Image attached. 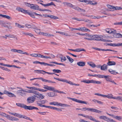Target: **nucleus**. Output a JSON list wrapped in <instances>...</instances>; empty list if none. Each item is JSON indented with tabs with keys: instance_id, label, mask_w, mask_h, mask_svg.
Wrapping results in <instances>:
<instances>
[{
	"instance_id": "393cba45",
	"label": "nucleus",
	"mask_w": 122,
	"mask_h": 122,
	"mask_svg": "<svg viewBox=\"0 0 122 122\" xmlns=\"http://www.w3.org/2000/svg\"><path fill=\"white\" fill-rule=\"evenodd\" d=\"M8 96L10 98H16V96L14 94L10 92Z\"/></svg>"
},
{
	"instance_id": "a18cd8bd",
	"label": "nucleus",
	"mask_w": 122,
	"mask_h": 122,
	"mask_svg": "<svg viewBox=\"0 0 122 122\" xmlns=\"http://www.w3.org/2000/svg\"><path fill=\"white\" fill-rule=\"evenodd\" d=\"M66 57L70 62L71 63H72L73 61V60L72 58H71L69 56H66Z\"/></svg>"
},
{
	"instance_id": "412c9836",
	"label": "nucleus",
	"mask_w": 122,
	"mask_h": 122,
	"mask_svg": "<svg viewBox=\"0 0 122 122\" xmlns=\"http://www.w3.org/2000/svg\"><path fill=\"white\" fill-rule=\"evenodd\" d=\"M80 31H82L83 32H86L87 31L89 32L90 31V30L88 29L87 28L85 27L80 28Z\"/></svg>"
},
{
	"instance_id": "5fc2aeb1",
	"label": "nucleus",
	"mask_w": 122,
	"mask_h": 122,
	"mask_svg": "<svg viewBox=\"0 0 122 122\" xmlns=\"http://www.w3.org/2000/svg\"><path fill=\"white\" fill-rule=\"evenodd\" d=\"M114 34L116 35V37L117 38L121 37L122 35L120 33H117L116 32L115 34Z\"/></svg>"
},
{
	"instance_id": "f704fd0d",
	"label": "nucleus",
	"mask_w": 122,
	"mask_h": 122,
	"mask_svg": "<svg viewBox=\"0 0 122 122\" xmlns=\"http://www.w3.org/2000/svg\"><path fill=\"white\" fill-rule=\"evenodd\" d=\"M26 14H27L29 15H30V16L31 17L33 18H35V15H34V14L32 13H30L29 11H28V10L27 11V12Z\"/></svg>"
},
{
	"instance_id": "052dcab7",
	"label": "nucleus",
	"mask_w": 122,
	"mask_h": 122,
	"mask_svg": "<svg viewBox=\"0 0 122 122\" xmlns=\"http://www.w3.org/2000/svg\"><path fill=\"white\" fill-rule=\"evenodd\" d=\"M38 54L34 53L30 54V55L33 57H37L38 56Z\"/></svg>"
},
{
	"instance_id": "a19ab883",
	"label": "nucleus",
	"mask_w": 122,
	"mask_h": 122,
	"mask_svg": "<svg viewBox=\"0 0 122 122\" xmlns=\"http://www.w3.org/2000/svg\"><path fill=\"white\" fill-rule=\"evenodd\" d=\"M10 120L12 121H17L19 120V119L17 118L11 116Z\"/></svg>"
},
{
	"instance_id": "72a5a7b5",
	"label": "nucleus",
	"mask_w": 122,
	"mask_h": 122,
	"mask_svg": "<svg viewBox=\"0 0 122 122\" xmlns=\"http://www.w3.org/2000/svg\"><path fill=\"white\" fill-rule=\"evenodd\" d=\"M109 71L111 74L114 75H116V74L118 73L117 72H116L115 71L112 70L111 69H109Z\"/></svg>"
},
{
	"instance_id": "6e6d98bb",
	"label": "nucleus",
	"mask_w": 122,
	"mask_h": 122,
	"mask_svg": "<svg viewBox=\"0 0 122 122\" xmlns=\"http://www.w3.org/2000/svg\"><path fill=\"white\" fill-rule=\"evenodd\" d=\"M5 36L6 37H9L10 38H15V36L13 35H5Z\"/></svg>"
},
{
	"instance_id": "f257e3e1",
	"label": "nucleus",
	"mask_w": 122,
	"mask_h": 122,
	"mask_svg": "<svg viewBox=\"0 0 122 122\" xmlns=\"http://www.w3.org/2000/svg\"><path fill=\"white\" fill-rule=\"evenodd\" d=\"M16 105L18 107L23 108L26 110H32L33 109L38 110V108L36 107L31 106H27L23 104L19 103H16Z\"/></svg>"
},
{
	"instance_id": "2eb2a0df",
	"label": "nucleus",
	"mask_w": 122,
	"mask_h": 122,
	"mask_svg": "<svg viewBox=\"0 0 122 122\" xmlns=\"http://www.w3.org/2000/svg\"><path fill=\"white\" fill-rule=\"evenodd\" d=\"M16 10L19 11H20L25 14H26L27 10H26L19 7H17Z\"/></svg>"
},
{
	"instance_id": "680f3d73",
	"label": "nucleus",
	"mask_w": 122,
	"mask_h": 122,
	"mask_svg": "<svg viewBox=\"0 0 122 122\" xmlns=\"http://www.w3.org/2000/svg\"><path fill=\"white\" fill-rule=\"evenodd\" d=\"M39 80H41L43 81L44 82H47V80H46V79H44L43 78H42V77H39Z\"/></svg>"
},
{
	"instance_id": "6ab92c4d",
	"label": "nucleus",
	"mask_w": 122,
	"mask_h": 122,
	"mask_svg": "<svg viewBox=\"0 0 122 122\" xmlns=\"http://www.w3.org/2000/svg\"><path fill=\"white\" fill-rule=\"evenodd\" d=\"M17 52L19 53L22 54H26L27 55H29V54L26 52H23L22 51L20 50H17Z\"/></svg>"
},
{
	"instance_id": "20e7f679",
	"label": "nucleus",
	"mask_w": 122,
	"mask_h": 122,
	"mask_svg": "<svg viewBox=\"0 0 122 122\" xmlns=\"http://www.w3.org/2000/svg\"><path fill=\"white\" fill-rule=\"evenodd\" d=\"M34 94L35 95L34 96L35 97L36 99V98L38 99L41 100L44 99L45 97L44 95L42 94L38 93V92L36 91Z\"/></svg>"
},
{
	"instance_id": "603ef678",
	"label": "nucleus",
	"mask_w": 122,
	"mask_h": 122,
	"mask_svg": "<svg viewBox=\"0 0 122 122\" xmlns=\"http://www.w3.org/2000/svg\"><path fill=\"white\" fill-rule=\"evenodd\" d=\"M92 76L98 77L99 78H101L102 75H92Z\"/></svg>"
},
{
	"instance_id": "aec40b11",
	"label": "nucleus",
	"mask_w": 122,
	"mask_h": 122,
	"mask_svg": "<svg viewBox=\"0 0 122 122\" xmlns=\"http://www.w3.org/2000/svg\"><path fill=\"white\" fill-rule=\"evenodd\" d=\"M65 82H66V83H68L71 85H72L76 86H79L80 85L79 84H77L75 83H73L71 81H68L66 80V81Z\"/></svg>"
},
{
	"instance_id": "c03bdc74",
	"label": "nucleus",
	"mask_w": 122,
	"mask_h": 122,
	"mask_svg": "<svg viewBox=\"0 0 122 122\" xmlns=\"http://www.w3.org/2000/svg\"><path fill=\"white\" fill-rule=\"evenodd\" d=\"M92 83L96 84H100L101 83V82L100 81H96L92 80Z\"/></svg>"
},
{
	"instance_id": "c85d7f7f",
	"label": "nucleus",
	"mask_w": 122,
	"mask_h": 122,
	"mask_svg": "<svg viewBox=\"0 0 122 122\" xmlns=\"http://www.w3.org/2000/svg\"><path fill=\"white\" fill-rule=\"evenodd\" d=\"M116 64V62L113 61H109L107 63V64L109 66L114 65Z\"/></svg>"
},
{
	"instance_id": "09e8293b",
	"label": "nucleus",
	"mask_w": 122,
	"mask_h": 122,
	"mask_svg": "<svg viewBox=\"0 0 122 122\" xmlns=\"http://www.w3.org/2000/svg\"><path fill=\"white\" fill-rule=\"evenodd\" d=\"M15 25L16 26H17V27L19 28H24V25H21L19 24L16 23H15Z\"/></svg>"
},
{
	"instance_id": "bb28decb",
	"label": "nucleus",
	"mask_w": 122,
	"mask_h": 122,
	"mask_svg": "<svg viewBox=\"0 0 122 122\" xmlns=\"http://www.w3.org/2000/svg\"><path fill=\"white\" fill-rule=\"evenodd\" d=\"M107 69V65L104 64L101 67V70H105Z\"/></svg>"
},
{
	"instance_id": "c9c22d12",
	"label": "nucleus",
	"mask_w": 122,
	"mask_h": 122,
	"mask_svg": "<svg viewBox=\"0 0 122 122\" xmlns=\"http://www.w3.org/2000/svg\"><path fill=\"white\" fill-rule=\"evenodd\" d=\"M81 110L83 111H85L86 110L92 111V108H89L86 107H84L81 109Z\"/></svg>"
},
{
	"instance_id": "58836bf2",
	"label": "nucleus",
	"mask_w": 122,
	"mask_h": 122,
	"mask_svg": "<svg viewBox=\"0 0 122 122\" xmlns=\"http://www.w3.org/2000/svg\"><path fill=\"white\" fill-rule=\"evenodd\" d=\"M53 73H59L61 72V71L59 69H54L52 70Z\"/></svg>"
},
{
	"instance_id": "5701e85b",
	"label": "nucleus",
	"mask_w": 122,
	"mask_h": 122,
	"mask_svg": "<svg viewBox=\"0 0 122 122\" xmlns=\"http://www.w3.org/2000/svg\"><path fill=\"white\" fill-rule=\"evenodd\" d=\"M77 64L79 66H85V63L83 61H80L77 62Z\"/></svg>"
},
{
	"instance_id": "13d9d810",
	"label": "nucleus",
	"mask_w": 122,
	"mask_h": 122,
	"mask_svg": "<svg viewBox=\"0 0 122 122\" xmlns=\"http://www.w3.org/2000/svg\"><path fill=\"white\" fill-rule=\"evenodd\" d=\"M48 6H50L51 5H53L54 6H56V5L54 4L53 2H51L50 3H47Z\"/></svg>"
},
{
	"instance_id": "0eeeda50",
	"label": "nucleus",
	"mask_w": 122,
	"mask_h": 122,
	"mask_svg": "<svg viewBox=\"0 0 122 122\" xmlns=\"http://www.w3.org/2000/svg\"><path fill=\"white\" fill-rule=\"evenodd\" d=\"M46 100H38L37 101V105L41 107H43L44 105H42V104H44L46 103Z\"/></svg>"
},
{
	"instance_id": "49530a36",
	"label": "nucleus",
	"mask_w": 122,
	"mask_h": 122,
	"mask_svg": "<svg viewBox=\"0 0 122 122\" xmlns=\"http://www.w3.org/2000/svg\"><path fill=\"white\" fill-rule=\"evenodd\" d=\"M48 96L50 97H53L55 96V94L53 92H50L47 93Z\"/></svg>"
},
{
	"instance_id": "f03ea898",
	"label": "nucleus",
	"mask_w": 122,
	"mask_h": 122,
	"mask_svg": "<svg viewBox=\"0 0 122 122\" xmlns=\"http://www.w3.org/2000/svg\"><path fill=\"white\" fill-rule=\"evenodd\" d=\"M43 88L44 89H47V90L59 93H62L64 94H66V93L64 92L61 91H59L56 90H55V88L52 87L50 86L47 85H45L44 86Z\"/></svg>"
},
{
	"instance_id": "4be33fe9",
	"label": "nucleus",
	"mask_w": 122,
	"mask_h": 122,
	"mask_svg": "<svg viewBox=\"0 0 122 122\" xmlns=\"http://www.w3.org/2000/svg\"><path fill=\"white\" fill-rule=\"evenodd\" d=\"M63 3L64 5H67L68 6L71 7L73 8L74 7H75V5H73L71 4L68 2H63Z\"/></svg>"
},
{
	"instance_id": "7ed1b4c3",
	"label": "nucleus",
	"mask_w": 122,
	"mask_h": 122,
	"mask_svg": "<svg viewBox=\"0 0 122 122\" xmlns=\"http://www.w3.org/2000/svg\"><path fill=\"white\" fill-rule=\"evenodd\" d=\"M49 104L50 105H53L55 106H57L61 107H69L70 105L66 104H62L58 102H50Z\"/></svg>"
},
{
	"instance_id": "423d86ee",
	"label": "nucleus",
	"mask_w": 122,
	"mask_h": 122,
	"mask_svg": "<svg viewBox=\"0 0 122 122\" xmlns=\"http://www.w3.org/2000/svg\"><path fill=\"white\" fill-rule=\"evenodd\" d=\"M26 87L28 89H30L38 91L40 92H45L47 91L48 90L47 89L46 90H44L43 89H41L40 88H38L35 87L34 86H32L31 87H29L27 86H26Z\"/></svg>"
},
{
	"instance_id": "0e129e2a",
	"label": "nucleus",
	"mask_w": 122,
	"mask_h": 122,
	"mask_svg": "<svg viewBox=\"0 0 122 122\" xmlns=\"http://www.w3.org/2000/svg\"><path fill=\"white\" fill-rule=\"evenodd\" d=\"M3 18H5L9 20L11 18V17L10 16L5 15H4Z\"/></svg>"
},
{
	"instance_id": "9b49d317",
	"label": "nucleus",
	"mask_w": 122,
	"mask_h": 122,
	"mask_svg": "<svg viewBox=\"0 0 122 122\" xmlns=\"http://www.w3.org/2000/svg\"><path fill=\"white\" fill-rule=\"evenodd\" d=\"M101 78H105L107 81L110 82H111L112 80L111 78V77L109 75L105 76L103 75H102Z\"/></svg>"
},
{
	"instance_id": "bf43d9fd",
	"label": "nucleus",
	"mask_w": 122,
	"mask_h": 122,
	"mask_svg": "<svg viewBox=\"0 0 122 122\" xmlns=\"http://www.w3.org/2000/svg\"><path fill=\"white\" fill-rule=\"evenodd\" d=\"M61 34H62L63 35H65L66 36H70V35H68L67 33H66L64 32H61Z\"/></svg>"
},
{
	"instance_id": "4468645a",
	"label": "nucleus",
	"mask_w": 122,
	"mask_h": 122,
	"mask_svg": "<svg viewBox=\"0 0 122 122\" xmlns=\"http://www.w3.org/2000/svg\"><path fill=\"white\" fill-rule=\"evenodd\" d=\"M0 65L1 66H6L8 67H15L16 68H20V67H19L16 66L15 65H9L8 64H5L4 63H0Z\"/></svg>"
},
{
	"instance_id": "473e14b6",
	"label": "nucleus",
	"mask_w": 122,
	"mask_h": 122,
	"mask_svg": "<svg viewBox=\"0 0 122 122\" xmlns=\"http://www.w3.org/2000/svg\"><path fill=\"white\" fill-rule=\"evenodd\" d=\"M82 51H86L83 49L78 48L75 49V51L77 52H79Z\"/></svg>"
},
{
	"instance_id": "a878e982",
	"label": "nucleus",
	"mask_w": 122,
	"mask_h": 122,
	"mask_svg": "<svg viewBox=\"0 0 122 122\" xmlns=\"http://www.w3.org/2000/svg\"><path fill=\"white\" fill-rule=\"evenodd\" d=\"M111 96H108V95H103V97H107L108 98H109L110 99H115V97H113V95L111 94Z\"/></svg>"
},
{
	"instance_id": "4c0bfd02",
	"label": "nucleus",
	"mask_w": 122,
	"mask_h": 122,
	"mask_svg": "<svg viewBox=\"0 0 122 122\" xmlns=\"http://www.w3.org/2000/svg\"><path fill=\"white\" fill-rule=\"evenodd\" d=\"M54 78L56 79V80H58V81H59L64 82H65L66 80V79H63L62 78H56L55 77H54Z\"/></svg>"
},
{
	"instance_id": "4d7b16f0",
	"label": "nucleus",
	"mask_w": 122,
	"mask_h": 122,
	"mask_svg": "<svg viewBox=\"0 0 122 122\" xmlns=\"http://www.w3.org/2000/svg\"><path fill=\"white\" fill-rule=\"evenodd\" d=\"M102 41L104 42H112V41L107 40L106 39H104L103 38H102Z\"/></svg>"
},
{
	"instance_id": "8fccbe9b",
	"label": "nucleus",
	"mask_w": 122,
	"mask_h": 122,
	"mask_svg": "<svg viewBox=\"0 0 122 122\" xmlns=\"http://www.w3.org/2000/svg\"><path fill=\"white\" fill-rule=\"evenodd\" d=\"M39 33H40V35H42L44 36H47V33L40 32Z\"/></svg>"
},
{
	"instance_id": "c756f323",
	"label": "nucleus",
	"mask_w": 122,
	"mask_h": 122,
	"mask_svg": "<svg viewBox=\"0 0 122 122\" xmlns=\"http://www.w3.org/2000/svg\"><path fill=\"white\" fill-rule=\"evenodd\" d=\"M81 82H84L86 83H89L92 82V80H83L81 81Z\"/></svg>"
},
{
	"instance_id": "39448f33",
	"label": "nucleus",
	"mask_w": 122,
	"mask_h": 122,
	"mask_svg": "<svg viewBox=\"0 0 122 122\" xmlns=\"http://www.w3.org/2000/svg\"><path fill=\"white\" fill-rule=\"evenodd\" d=\"M16 88L20 89L16 91V93L17 95H19L22 96L25 94L24 93L25 91L23 90V89L21 88L17 87H16Z\"/></svg>"
},
{
	"instance_id": "b1692460",
	"label": "nucleus",
	"mask_w": 122,
	"mask_h": 122,
	"mask_svg": "<svg viewBox=\"0 0 122 122\" xmlns=\"http://www.w3.org/2000/svg\"><path fill=\"white\" fill-rule=\"evenodd\" d=\"M31 9L34 10H37L39 8V6L37 5H35L32 4L31 5Z\"/></svg>"
},
{
	"instance_id": "338daca9",
	"label": "nucleus",
	"mask_w": 122,
	"mask_h": 122,
	"mask_svg": "<svg viewBox=\"0 0 122 122\" xmlns=\"http://www.w3.org/2000/svg\"><path fill=\"white\" fill-rule=\"evenodd\" d=\"M41 30L40 29H39L38 28H37L36 29V30H35V31L37 34H39L40 35V33H39L40 32H41L40 31Z\"/></svg>"
},
{
	"instance_id": "cd10ccee",
	"label": "nucleus",
	"mask_w": 122,
	"mask_h": 122,
	"mask_svg": "<svg viewBox=\"0 0 122 122\" xmlns=\"http://www.w3.org/2000/svg\"><path fill=\"white\" fill-rule=\"evenodd\" d=\"M92 112H93L99 113H101L102 112V111L94 108H92Z\"/></svg>"
},
{
	"instance_id": "f8f14e48",
	"label": "nucleus",
	"mask_w": 122,
	"mask_h": 122,
	"mask_svg": "<svg viewBox=\"0 0 122 122\" xmlns=\"http://www.w3.org/2000/svg\"><path fill=\"white\" fill-rule=\"evenodd\" d=\"M106 31L109 33H112L115 34L116 32V30L113 29H111L110 28H107L106 29Z\"/></svg>"
},
{
	"instance_id": "37998d69",
	"label": "nucleus",
	"mask_w": 122,
	"mask_h": 122,
	"mask_svg": "<svg viewBox=\"0 0 122 122\" xmlns=\"http://www.w3.org/2000/svg\"><path fill=\"white\" fill-rule=\"evenodd\" d=\"M36 91H34L32 90H28L27 91H25V92H26L28 93H32L34 94H35V93L36 92Z\"/></svg>"
},
{
	"instance_id": "e2e57ef3",
	"label": "nucleus",
	"mask_w": 122,
	"mask_h": 122,
	"mask_svg": "<svg viewBox=\"0 0 122 122\" xmlns=\"http://www.w3.org/2000/svg\"><path fill=\"white\" fill-rule=\"evenodd\" d=\"M82 36H85L87 37H91V35H88V34L86 33V34H81Z\"/></svg>"
},
{
	"instance_id": "1a4fd4ad",
	"label": "nucleus",
	"mask_w": 122,
	"mask_h": 122,
	"mask_svg": "<svg viewBox=\"0 0 122 122\" xmlns=\"http://www.w3.org/2000/svg\"><path fill=\"white\" fill-rule=\"evenodd\" d=\"M68 98L73 101L78 103H84L86 104H87L86 102L85 101L80 100H78L74 98H72L70 97H68Z\"/></svg>"
},
{
	"instance_id": "3c124183",
	"label": "nucleus",
	"mask_w": 122,
	"mask_h": 122,
	"mask_svg": "<svg viewBox=\"0 0 122 122\" xmlns=\"http://www.w3.org/2000/svg\"><path fill=\"white\" fill-rule=\"evenodd\" d=\"M51 63L55 64H57V65H62L63 66H65V65L61 63H58L55 61L52 62H51Z\"/></svg>"
},
{
	"instance_id": "9d476101",
	"label": "nucleus",
	"mask_w": 122,
	"mask_h": 122,
	"mask_svg": "<svg viewBox=\"0 0 122 122\" xmlns=\"http://www.w3.org/2000/svg\"><path fill=\"white\" fill-rule=\"evenodd\" d=\"M102 38L97 35H92V40L102 41Z\"/></svg>"
},
{
	"instance_id": "6e6552de",
	"label": "nucleus",
	"mask_w": 122,
	"mask_h": 122,
	"mask_svg": "<svg viewBox=\"0 0 122 122\" xmlns=\"http://www.w3.org/2000/svg\"><path fill=\"white\" fill-rule=\"evenodd\" d=\"M36 100L35 97L34 96L29 97L27 99V102L29 103H33Z\"/></svg>"
},
{
	"instance_id": "f3484780",
	"label": "nucleus",
	"mask_w": 122,
	"mask_h": 122,
	"mask_svg": "<svg viewBox=\"0 0 122 122\" xmlns=\"http://www.w3.org/2000/svg\"><path fill=\"white\" fill-rule=\"evenodd\" d=\"M78 1L81 2H84L86 3V4H91L92 1L90 0H78Z\"/></svg>"
},
{
	"instance_id": "774afa93",
	"label": "nucleus",
	"mask_w": 122,
	"mask_h": 122,
	"mask_svg": "<svg viewBox=\"0 0 122 122\" xmlns=\"http://www.w3.org/2000/svg\"><path fill=\"white\" fill-rule=\"evenodd\" d=\"M25 26L26 27L29 28H31L32 27V25H31L26 24L25 25Z\"/></svg>"
},
{
	"instance_id": "de8ad7c7",
	"label": "nucleus",
	"mask_w": 122,
	"mask_h": 122,
	"mask_svg": "<svg viewBox=\"0 0 122 122\" xmlns=\"http://www.w3.org/2000/svg\"><path fill=\"white\" fill-rule=\"evenodd\" d=\"M115 99L119 100L122 102V97L119 96L117 97H115Z\"/></svg>"
},
{
	"instance_id": "e433bc0d",
	"label": "nucleus",
	"mask_w": 122,
	"mask_h": 122,
	"mask_svg": "<svg viewBox=\"0 0 122 122\" xmlns=\"http://www.w3.org/2000/svg\"><path fill=\"white\" fill-rule=\"evenodd\" d=\"M114 118L119 121H121L122 119V117L121 116H116L114 117Z\"/></svg>"
},
{
	"instance_id": "69168bd1",
	"label": "nucleus",
	"mask_w": 122,
	"mask_h": 122,
	"mask_svg": "<svg viewBox=\"0 0 122 122\" xmlns=\"http://www.w3.org/2000/svg\"><path fill=\"white\" fill-rule=\"evenodd\" d=\"M25 4L26 6L30 7V8H31V5L32 4H30L29 3H27L26 2H25Z\"/></svg>"
},
{
	"instance_id": "79ce46f5",
	"label": "nucleus",
	"mask_w": 122,
	"mask_h": 122,
	"mask_svg": "<svg viewBox=\"0 0 122 122\" xmlns=\"http://www.w3.org/2000/svg\"><path fill=\"white\" fill-rule=\"evenodd\" d=\"M15 116L17 117H18L21 118V115L19 113H14V115Z\"/></svg>"
},
{
	"instance_id": "ea45409f",
	"label": "nucleus",
	"mask_w": 122,
	"mask_h": 122,
	"mask_svg": "<svg viewBox=\"0 0 122 122\" xmlns=\"http://www.w3.org/2000/svg\"><path fill=\"white\" fill-rule=\"evenodd\" d=\"M60 58L61 59V61L62 62L66 61V57L62 55L60 57Z\"/></svg>"
},
{
	"instance_id": "ddd939ff",
	"label": "nucleus",
	"mask_w": 122,
	"mask_h": 122,
	"mask_svg": "<svg viewBox=\"0 0 122 122\" xmlns=\"http://www.w3.org/2000/svg\"><path fill=\"white\" fill-rule=\"evenodd\" d=\"M107 7L109 8L110 9H114L115 10H120V9L121 7H117L116 6L115 7L111 5H107Z\"/></svg>"
},
{
	"instance_id": "864d4df0",
	"label": "nucleus",
	"mask_w": 122,
	"mask_h": 122,
	"mask_svg": "<svg viewBox=\"0 0 122 122\" xmlns=\"http://www.w3.org/2000/svg\"><path fill=\"white\" fill-rule=\"evenodd\" d=\"M38 113H40L41 115H45L46 114V113H49V112H38Z\"/></svg>"
},
{
	"instance_id": "7c9ffc66",
	"label": "nucleus",
	"mask_w": 122,
	"mask_h": 122,
	"mask_svg": "<svg viewBox=\"0 0 122 122\" xmlns=\"http://www.w3.org/2000/svg\"><path fill=\"white\" fill-rule=\"evenodd\" d=\"M21 118H23L27 120H29L31 121H33V120L32 119H30L29 117H28L25 116L23 115H21Z\"/></svg>"
},
{
	"instance_id": "dca6fc26",
	"label": "nucleus",
	"mask_w": 122,
	"mask_h": 122,
	"mask_svg": "<svg viewBox=\"0 0 122 122\" xmlns=\"http://www.w3.org/2000/svg\"><path fill=\"white\" fill-rule=\"evenodd\" d=\"M73 8L75 10H77L78 11H81L83 12H85V10L81 9L78 7L76 6H75V7H73Z\"/></svg>"
},
{
	"instance_id": "2f4dec72",
	"label": "nucleus",
	"mask_w": 122,
	"mask_h": 122,
	"mask_svg": "<svg viewBox=\"0 0 122 122\" xmlns=\"http://www.w3.org/2000/svg\"><path fill=\"white\" fill-rule=\"evenodd\" d=\"M49 17L54 19H59L58 17H57L52 15H49Z\"/></svg>"
},
{
	"instance_id": "a211bd4d",
	"label": "nucleus",
	"mask_w": 122,
	"mask_h": 122,
	"mask_svg": "<svg viewBox=\"0 0 122 122\" xmlns=\"http://www.w3.org/2000/svg\"><path fill=\"white\" fill-rule=\"evenodd\" d=\"M22 34L26 36H28L31 37H34V35L32 33L30 32H22Z\"/></svg>"
}]
</instances>
